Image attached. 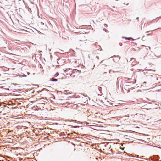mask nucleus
Masks as SVG:
<instances>
[{
	"mask_svg": "<svg viewBox=\"0 0 161 161\" xmlns=\"http://www.w3.org/2000/svg\"><path fill=\"white\" fill-rule=\"evenodd\" d=\"M15 41L17 42H16L15 41L13 42V44L15 46H17V44H18L19 45H20L21 43V41L20 40H15Z\"/></svg>",
	"mask_w": 161,
	"mask_h": 161,
	"instance_id": "1",
	"label": "nucleus"
},
{
	"mask_svg": "<svg viewBox=\"0 0 161 161\" xmlns=\"http://www.w3.org/2000/svg\"><path fill=\"white\" fill-rule=\"evenodd\" d=\"M50 80L51 81H53H53L56 82V81H58V79H55L54 78H52L50 79Z\"/></svg>",
	"mask_w": 161,
	"mask_h": 161,
	"instance_id": "2",
	"label": "nucleus"
},
{
	"mask_svg": "<svg viewBox=\"0 0 161 161\" xmlns=\"http://www.w3.org/2000/svg\"><path fill=\"white\" fill-rule=\"evenodd\" d=\"M59 74L58 72L56 73L54 75V76L56 77L58 76L59 75Z\"/></svg>",
	"mask_w": 161,
	"mask_h": 161,
	"instance_id": "3",
	"label": "nucleus"
},
{
	"mask_svg": "<svg viewBox=\"0 0 161 161\" xmlns=\"http://www.w3.org/2000/svg\"><path fill=\"white\" fill-rule=\"evenodd\" d=\"M125 39H127L128 40H130L131 39H132L131 38H127V37H124Z\"/></svg>",
	"mask_w": 161,
	"mask_h": 161,
	"instance_id": "4",
	"label": "nucleus"
},
{
	"mask_svg": "<svg viewBox=\"0 0 161 161\" xmlns=\"http://www.w3.org/2000/svg\"><path fill=\"white\" fill-rule=\"evenodd\" d=\"M120 149H121V150H123L124 149V148H122V147H120Z\"/></svg>",
	"mask_w": 161,
	"mask_h": 161,
	"instance_id": "5",
	"label": "nucleus"
},
{
	"mask_svg": "<svg viewBox=\"0 0 161 161\" xmlns=\"http://www.w3.org/2000/svg\"><path fill=\"white\" fill-rule=\"evenodd\" d=\"M134 60V58H131V61H132V60Z\"/></svg>",
	"mask_w": 161,
	"mask_h": 161,
	"instance_id": "6",
	"label": "nucleus"
},
{
	"mask_svg": "<svg viewBox=\"0 0 161 161\" xmlns=\"http://www.w3.org/2000/svg\"><path fill=\"white\" fill-rule=\"evenodd\" d=\"M67 69H66V70H64V72H67Z\"/></svg>",
	"mask_w": 161,
	"mask_h": 161,
	"instance_id": "7",
	"label": "nucleus"
},
{
	"mask_svg": "<svg viewBox=\"0 0 161 161\" xmlns=\"http://www.w3.org/2000/svg\"><path fill=\"white\" fill-rule=\"evenodd\" d=\"M150 35V34H147V36H148V35Z\"/></svg>",
	"mask_w": 161,
	"mask_h": 161,
	"instance_id": "8",
	"label": "nucleus"
},
{
	"mask_svg": "<svg viewBox=\"0 0 161 161\" xmlns=\"http://www.w3.org/2000/svg\"><path fill=\"white\" fill-rule=\"evenodd\" d=\"M148 47V48H149V49H150V47Z\"/></svg>",
	"mask_w": 161,
	"mask_h": 161,
	"instance_id": "9",
	"label": "nucleus"
},
{
	"mask_svg": "<svg viewBox=\"0 0 161 161\" xmlns=\"http://www.w3.org/2000/svg\"><path fill=\"white\" fill-rule=\"evenodd\" d=\"M146 83V82H143V84H145V83Z\"/></svg>",
	"mask_w": 161,
	"mask_h": 161,
	"instance_id": "10",
	"label": "nucleus"
},
{
	"mask_svg": "<svg viewBox=\"0 0 161 161\" xmlns=\"http://www.w3.org/2000/svg\"><path fill=\"white\" fill-rule=\"evenodd\" d=\"M6 113H5V114H3V115H6Z\"/></svg>",
	"mask_w": 161,
	"mask_h": 161,
	"instance_id": "11",
	"label": "nucleus"
},
{
	"mask_svg": "<svg viewBox=\"0 0 161 161\" xmlns=\"http://www.w3.org/2000/svg\"><path fill=\"white\" fill-rule=\"evenodd\" d=\"M2 111H1V112H0V114H2Z\"/></svg>",
	"mask_w": 161,
	"mask_h": 161,
	"instance_id": "12",
	"label": "nucleus"
},
{
	"mask_svg": "<svg viewBox=\"0 0 161 161\" xmlns=\"http://www.w3.org/2000/svg\"><path fill=\"white\" fill-rule=\"evenodd\" d=\"M27 74H28V75H29V74H30L29 73V72H28V73H27Z\"/></svg>",
	"mask_w": 161,
	"mask_h": 161,
	"instance_id": "13",
	"label": "nucleus"
},
{
	"mask_svg": "<svg viewBox=\"0 0 161 161\" xmlns=\"http://www.w3.org/2000/svg\"><path fill=\"white\" fill-rule=\"evenodd\" d=\"M138 18H138V17H137V18H136V19H138Z\"/></svg>",
	"mask_w": 161,
	"mask_h": 161,
	"instance_id": "14",
	"label": "nucleus"
},
{
	"mask_svg": "<svg viewBox=\"0 0 161 161\" xmlns=\"http://www.w3.org/2000/svg\"><path fill=\"white\" fill-rule=\"evenodd\" d=\"M149 76H150L151 77V76H152V75H149Z\"/></svg>",
	"mask_w": 161,
	"mask_h": 161,
	"instance_id": "15",
	"label": "nucleus"
},
{
	"mask_svg": "<svg viewBox=\"0 0 161 161\" xmlns=\"http://www.w3.org/2000/svg\"><path fill=\"white\" fill-rule=\"evenodd\" d=\"M95 66V65H94L93 67H94Z\"/></svg>",
	"mask_w": 161,
	"mask_h": 161,
	"instance_id": "16",
	"label": "nucleus"
}]
</instances>
